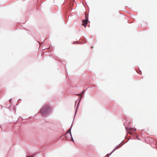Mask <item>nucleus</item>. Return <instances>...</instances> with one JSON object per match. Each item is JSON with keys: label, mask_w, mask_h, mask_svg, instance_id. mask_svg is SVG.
Wrapping results in <instances>:
<instances>
[{"label": "nucleus", "mask_w": 157, "mask_h": 157, "mask_svg": "<svg viewBox=\"0 0 157 157\" xmlns=\"http://www.w3.org/2000/svg\"><path fill=\"white\" fill-rule=\"evenodd\" d=\"M29 157H33V155H31V156H29Z\"/></svg>", "instance_id": "obj_6"}, {"label": "nucleus", "mask_w": 157, "mask_h": 157, "mask_svg": "<svg viewBox=\"0 0 157 157\" xmlns=\"http://www.w3.org/2000/svg\"><path fill=\"white\" fill-rule=\"evenodd\" d=\"M51 110V109L48 106L45 105L41 110V113L44 116H46Z\"/></svg>", "instance_id": "obj_1"}, {"label": "nucleus", "mask_w": 157, "mask_h": 157, "mask_svg": "<svg viewBox=\"0 0 157 157\" xmlns=\"http://www.w3.org/2000/svg\"><path fill=\"white\" fill-rule=\"evenodd\" d=\"M65 135L67 137V136H71V129H69L68 130V131L67 132V133Z\"/></svg>", "instance_id": "obj_4"}, {"label": "nucleus", "mask_w": 157, "mask_h": 157, "mask_svg": "<svg viewBox=\"0 0 157 157\" xmlns=\"http://www.w3.org/2000/svg\"><path fill=\"white\" fill-rule=\"evenodd\" d=\"M117 148H117H115V149H114V150H113V151H115V149H116V148Z\"/></svg>", "instance_id": "obj_5"}, {"label": "nucleus", "mask_w": 157, "mask_h": 157, "mask_svg": "<svg viewBox=\"0 0 157 157\" xmlns=\"http://www.w3.org/2000/svg\"><path fill=\"white\" fill-rule=\"evenodd\" d=\"M26 157H29V156H26Z\"/></svg>", "instance_id": "obj_7"}, {"label": "nucleus", "mask_w": 157, "mask_h": 157, "mask_svg": "<svg viewBox=\"0 0 157 157\" xmlns=\"http://www.w3.org/2000/svg\"><path fill=\"white\" fill-rule=\"evenodd\" d=\"M87 21H88V20H86V19L83 20L82 21V25H83L85 28L86 27V25L87 23Z\"/></svg>", "instance_id": "obj_3"}, {"label": "nucleus", "mask_w": 157, "mask_h": 157, "mask_svg": "<svg viewBox=\"0 0 157 157\" xmlns=\"http://www.w3.org/2000/svg\"><path fill=\"white\" fill-rule=\"evenodd\" d=\"M126 129L128 132V133L130 134H132V130H133L134 131H135L136 130V128H127L126 127Z\"/></svg>", "instance_id": "obj_2"}]
</instances>
